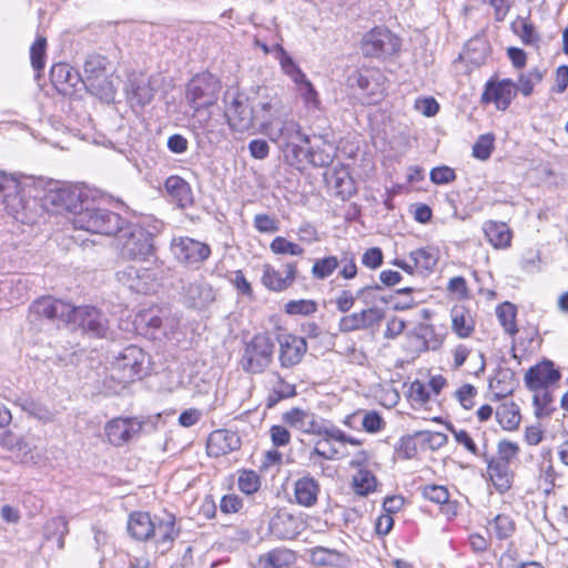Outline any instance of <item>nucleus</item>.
Returning a JSON list of instances; mask_svg holds the SVG:
<instances>
[{"instance_id":"obj_1","label":"nucleus","mask_w":568,"mask_h":568,"mask_svg":"<svg viewBox=\"0 0 568 568\" xmlns=\"http://www.w3.org/2000/svg\"><path fill=\"white\" fill-rule=\"evenodd\" d=\"M44 192L42 179L0 171V201L8 215L23 224L36 222Z\"/></svg>"},{"instance_id":"obj_2","label":"nucleus","mask_w":568,"mask_h":568,"mask_svg":"<svg viewBox=\"0 0 568 568\" xmlns=\"http://www.w3.org/2000/svg\"><path fill=\"white\" fill-rule=\"evenodd\" d=\"M221 81L211 73H200L193 77L186 85L185 99L193 110V124L212 141H219L222 133L216 130V122L210 112H204L219 100Z\"/></svg>"},{"instance_id":"obj_3","label":"nucleus","mask_w":568,"mask_h":568,"mask_svg":"<svg viewBox=\"0 0 568 568\" xmlns=\"http://www.w3.org/2000/svg\"><path fill=\"white\" fill-rule=\"evenodd\" d=\"M70 223L77 230L93 234L111 236L120 229L123 219L120 214L95 204L91 199L84 201L82 210L69 217Z\"/></svg>"},{"instance_id":"obj_4","label":"nucleus","mask_w":568,"mask_h":568,"mask_svg":"<svg viewBox=\"0 0 568 568\" xmlns=\"http://www.w3.org/2000/svg\"><path fill=\"white\" fill-rule=\"evenodd\" d=\"M114 235L123 258L146 260L154 251L152 233L140 224L123 220Z\"/></svg>"},{"instance_id":"obj_5","label":"nucleus","mask_w":568,"mask_h":568,"mask_svg":"<svg viewBox=\"0 0 568 568\" xmlns=\"http://www.w3.org/2000/svg\"><path fill=\"white\" fill-rule=\"evenodd\" d=\"M106 67V58L100 54L89 55L84 61L81 84L100 100L110 102L114 99L115 88L108 75Z\"/></svg>"},{"instance_id":"obj_6","label":"nucleus","mask_w":568,"mask_h":568,"mask_svg":"<svg viewBox=\"0 0 568 568\" xmlns=\"http://www.w3.org/2000/svg\"><path fill=\"white\" fill-rule=\"evenodd\" d=\"M42 196L47 203L51 204L57 213L65 212L69 217H74L75 213L82 210L88 195L77 185L67 182H50L48 190Z\"/></svg>"},{"instance_id":"obj_7","label":"nucleus","mask_w":568,"mask_h":568,"mask_svg":"<svg viewBox=\"0 0 568 568\" xmlns=\"http://www.w3.org/2000/svg\"><path fill=\"white\" fill-rule=\"evenodd\" d=\"M275 344L266 333L255 334L245 342L241 358L242 368L250 374L263 373L272 363Z\"/></svg>"},{"instance_id":"obj_8","label":"nucleus","mask_w":568,"mask_h":568,"mask_svg":"<svg viewBox=\"0 0 568 568\" xmlns=\"http://www.w3.org/2000/svg\"><path fill=\"white\" fill-rule=\"evenodd\" d=\"M400 45V39L387 28L375 27L364 33L359 48L363 55L366 58L385 60L396 54Z\"/></svg>"},{"instance_id":"obj_9","label":"nucleus","mask_w":568,"mask_h":568,"mask_svg":"<svg viewBox=\"0 0 568 568\" xmlns=\"http://www.w3.org/2000/svg\"><path fill=\"white\" fill-rule=\"evenodd\" d=\"M170 250L180 264L194 270H199L212 254L207 243L190 236H174Z\"/></svg>"},{"instance_id":"obj_10","label":"nucleus","mask_w":568,"mask_h":568,"mask_svg":"<svg viewBox=\"0 0 568 568\" xmlns=\"http://www.w3.org/2000/svg\"><path fill=\"white\" fill-rule=\"evenodd\" d=\"M149 363V355L141 347L129 345L114 357L112 366L120 373L121 381L132 382L146 374Z\"/></svg>"},{"instance_id":"obj_11","label":"nucleus","mask_w":568,"mask_h":568,"mask_svg":"<svg viewBox=\"0 0 568 568\" xmlns=\"http://www.w3.org/2000/svg\"><path fill=\"white\" fill-rule=\"evenodd\" d=\"M36 442L31 434L16 435L11 432H6L1 438V445L24 465H39L43 462L44 450Z\"/></svg>"},{"instance_id":"obj_12","label":"nucleus","mask_w":568,"mask_h":568,"mask_svg":"<svg viewBox=\"0 0 568 568\" xmlns=\"http://www.w3.org/2000/svg\"><path fill=\"white\" fill-rule=\"evenodd\" d=\"M226 103L225 116L230 126L239 132H245L252 128L255 114L248 103V98L236 90H227L224 97ZM258 112H256V118Z\"/></svg>"},{"instance_id":"obj_13","label":"nucleus","mask_w":568,"mask_h":568,"mask_svg":"<svg viewBox=\"0 0 568 568\" xmlns=\"http://www.w3.org/2000/svg\"><path fill=\"white\" fill-rule=\"evenodd\" d=\"M260 132L276 143L280 149L292 141H300L307 145L311 143V138L302 132L301 124L293 119L283 120L280 126L270 120H264L260 124Z\"/></svg>"},{"instance_id":"obj_14","label":"nucleus","mask_w":568,"mask_h":568,"mask_svg":"<svg viewBox=\"0 0 568 568\" xmlns=\"http://www.w3.org/2000/svg\"><path fill=\"white\" fill-rule=\"evenodd\" d=\"M116 278L130 291L139 294L154 292L158 286V274L152 267L128 265L116 273Z\"/></svg>"},{"instance_id":"obj_15","label":"nucleus","mask_w":568,"mask_h":568,"mask_svg":"<svg viewBox=\"0 0 568 568\" xmlns=\"http://www.w3.org/2000/svg\"><path fill=\"white\" fill-rule=\"evenodd\" d=\"M71 323L78 324L91 337H105L109 331L106 315L94 306H73Z\"/></svg>"},{"instance_id":"obj_16","label":"nucleus","mask_w":568,"mask_h":568,"mask_svg":"<svg viewBox=\"0 0 568 568\" xmlns=\"http://www.w3.org/2000/svg\"><path fill=\"white\" fill-rule=\"evenodd\" d=\"M73 305L51 296H43L34 301L30 307L31 317H44L50 321L71 323Z\"/></svg>"},{"instance_id":"obj_17","label":"nucleus","mask_w":568,"mask_h":568,"mask_svg":"<svg viewBox=\"0 0 568 568\" xmlns=\"http://www.w3.org/2000/svg\"><path fill=\"white\" fill-rule=\"evenodd\" d=\"M156 80L146 78L143 74L132 73L125 83L126 99L132 108H144L150 104L156 92Z\"/></svg>"},{"instance_id":"obj_18","label":"nucleus","mask_w":568,"mask_h":568,"mask_svg":"<svg viewBox=\"0 0 568 568\" xmlns=\"http://www.w3.org/2000/svg\"><path fill=\"white\" fill-rule=\"evenodd\" d=\"M286 161L291 165L302 163L304 160L314 166H327L333 162V156L324 150L316 149L313 145L306 149L297 144V141H292L281 148Z\"/></svg>"},{"instance_id":"obj_19","label":"nucleus","mask_w":568,"mask_h":568,"mask_svg":"<svg viewBox=\"0 0 568 568\" xmlns=\"http://www.w3.org/2000/svg\"><path fill=\"white\" fill-rule=\"evenodd\" d=\"M142 430V422L136 417L114 418L106 423L104 432L109 443L122 446L136 437Z\"/></svg>"},{"instance_id":"obj_20","label":"nucleus","mask_w":568,"mask_h":568,"mask_svg":"<svg viewBox=\"0 0 568 568\" xmlns=\"http://www.w3.org/2000/svg\"><path fill=\"white\" fill-rule=\"evenodd\" d=\"M561 378V373L550 359H544L531 366L525 374L528 389L549 388Z\"/></svg>"},{"instance_id":"obj_21","label":"nucleus","mask_w":568,"mask_h":568,"mask_svg":"<svg viewBox=\"0 0 568 568\" xmlns=\"http://www.w3.org/2000/svg\"><path fill=\"white\" fill-rule=\"evenodd\" d=\"M516 95V85L510 79L489 80L481 94L483 103H494L498 110L505 111Z\"/></svg>"},{"instance_id":"obj_22","label":"nucleus","mask_w":568,"mask_h":568,"mask_svg":"<svg viewBox=\"0 0 568 568\" xmlns=\"http://www.w3.org/2000/svg\"><path fill=\"white\" fill-rule=\"evenodd\" d=\"M278 361L283 368H292L298 365L307 352L305 337L284 334L278 337Z\"/></svg>"},{"instance_id":"obj_23","label":"nucleus","mask_w":568,"mask_h":568,"mask_svg":"<svg viewBox=\"0 0 568 568\" xmlns=\"http://www.w3.org/2000/svg\"><path fill=\"white\" fill-rule=\"evenodd\" d=\"M50 80L59 93L70 95L81 84L82 75L70 64L60 62L51 67Z\"/></svg>"},{"instance_id":"obj_24","label":"nucleus","mask_w":568,"mask_h":568,"mask_svg":"<svg viewBox=\"0 0 568 568\" xmlns=\"http://www.w3.org/2000/svg\"><path fill=\"white\" fill-rule=\"evenodd\" d=\"M183 301L189 308L202 311L215 301V292L204 281H194L183 287Z\"/></svg>"},{"instance_id":"obj_25","label":"nucleus","mask_w":568,"mask_h":568,"mask_svg":"<svg viewBox=\"0 0 568 568\" xmlns=\"http://www.w3.org/2000/svg\"><path fill=\"white\" fill-rule=\"evenodd\" d=\"M284 267L285 275L271 265H264L262 275L263 285L273 292H283L287 290L296 280L297 263L288 262Z\"/></svg>"},{"instance_id":"obj_26","label":"nucleus","mask_w":568,"mask_h":568,"mask_svg":"<svg viewBox=\"0 0 568 568\" xmlns=\"http://www.w3.org/2000/svg\"><path fill=\"white\" fill-rule=\"evenodd\" d=\"M241 446L240 437L236 433L227 429H216L207 438L206 449L212 457L227 455Z\"/></svg>"},{"instance_id":"obj_27","label":"nucleus","mask_w":568,"mask_h":568,"mask_svg":"<svg viewBox=\"0 0 568 568\" xmlns=\"http://www.w3.org/2000/svg\"><path fill=\"white\" fill-rule=\"evenodd\" d=\"M295 384L286 382L280 373L273 372L268 379V393L265 398L266 408H274L280 402L296 396Z\"/></svg>"},{"instance_id":"obj_28","label":"nucleus","mask_w":568,"mask_h":568,"mask_svg":"<svg viewBox=\"0 0 568 568\" xmlns=\"http://www.w3.org/2000/svg\"><path fill=\"white\" fill-rule=\"evenodd\" d=\"M282 422L304 434L314 435L315 432H320L317 429L318 420L315 414L298 407H293L283 413Z\"/></svg>"},{"instance_id":"obj_29","label":"nucleus","mask_w":568,"mask_h":568,"mask_svg":"<svg viewBox=\"0 0 568 568\" xmlns=\"http://www.w3.org/2000/svg\"><path fill=\"white\" fill-rule=\"evenodd\" d=\"M153 530L154 532L151 539L165 549L171 547L180 532L179 529L175 528V516L170 513H165L163 516H154Z\"/></svg>"},{"instance_id":"obj_30","label":"nucleus","mask_w":568,"mask_h":568,"mask_svg":"<svg viewBox=\"0 0 568 568\" xmlns=\"http://www.w3.org/2000/svg\"><path fill=\"white\" fill-rule=\"evenodd\" d=\"M320 491L318 481L310 474L294 483V498L300 506L313 507L317 503Z\"/></svg>"},{"instance_id":"obj_31","label":"nucleus","mask_w":568,"mask_h":568,"mask_svg":"<svg viewBox=\"0 0 568 568\" xmlns=\"http://www.w3.org/2000/svg\"><path fill=\"white\" fill-rule=\"evenodd\" d=\"M27 282L20 276H10L0 281V310L4 304L22 302L27 296Z\"/></svg>"},{"instance_id":"obj_32","label":"nucleus","mask_w":568,"mask_h":568,"mask_svg":"<svg viewBox=\"0 0 568 568\" xmlns=\"http://www.w3.org/2000/svg\"><path fill=\"white\" fill-rule=\"evenodd\" d=\"M154 517L146 511H134L130 514L128 520V531L132 538L146 541L154 532Z\"/></svg>"},{"instance_id":"obj_33","label":"nucleus","mask_w":568,"mask_h":568,"mask_svg":"<svg viewBox=\"0 0 568 568\" xmlns=\"http://www.w3.org/2000/svg\"><path fill=\"white\" fill-rule=\"evenodd\" d=\"M486 240L497 250H504L511 244V231L504 222L486 221L483 224Z\"/></svg>"},{"instance_id":"obj_34","label":"nucleus","mask_w":568,"mask_h":568,"mask_svg":"<svg viewBox=\"0 0 568 568\" xmlns=\"http://www.w3.org/2000/svg\"><path fill=\"white\" fill-rule=\"evenodd\" d=\"M295 555L287 548H274L260 556L255 568H291Z\"/></svg>"},{"instance_id":"obj_35","label":"nucleus","mask_w":568,"mask_h":568,"mask_svg":"<svg viewBox=\"0 0 568 568\" xmlns=\"http://www.w3.org/2000/svg\"><path fill=\"white\" fill-rule=\"evenodd\" d=\"M409 260L420 274L432 273L439 260V251L433 246L420 247L409 253Z\"/></svg>"},{"instance_id":"obj_36","label":"nucleus","mask_w":568,"mask_h":568,"mask_svg":"<svg viewBox=\"0 0 568 568\" xmlns=\"http://www.w3.org/2000/svg\"><path fill=\"white\" fill-rule=\"evenodd\" d=\"M301 523L291 514L282 513L271 521L272 532L281 539H293L300 532Z\"/></svg>"},{"instance_id":"obj_37","label":"nucleus","mask_w":568,"mask_h":568,"mask_svg":"<svg viewBox=\"0 0 568 568\" xmlns=\"http://www.w3.org/2000/svg\"><path fill=\"white\" fill-rule=\"evenodd\" d=\"M348 82L352 88L359 90L365 99L364 102L368 104L375 103L382 95L379 84L361 72H354L348 78Z\"/></svg>"},{"instance_id":"obj_38","label":"nucleus","mask_w":568,"mask_h":568,"mask_svg":"<svg viewBox=\"0 0 568 568\" xmlns=\"http://www.w3.org/2000/svg\"><path fill=\"white\" fill-rule=\"evenodd\" d=\"M165 191L180 206L185 207L193 202L190 184L178 175H171L165 180Z\"/></svg>"},{"instance_id":"obj_39","label":"nucleus","mask_w":568,"mask_h":568,"mask_svg":"<svg viewBox=\"0 0 568 568\" xmlns=\"http://www.w3.org/2000/svg\"><path fill=\"white\" fill-rule=\"evenodd\" d=\"M487 473L498 491L504 493L510 488L513 475L509 464L493 458L488 462Z\"/></svg>"},{"instance_id":"obj_40","label":"nucleus","mask_w":568,"mask_h":568,"mask_svg":"<svg viewBox=\"0 0 568 568\" xmlns=\"http://www.w3.org/2000/svg\"><path fill=\"white\" fill-rule=\"evenodd\" d=\"M68 532V521L62 516L49 519L43 527L44 539L47 541H54L58 549H63L64 537Z\"/></svg>"},{"instance_id":"obj_41","label":"nucleus","mask_w":568,"mask_h":568,"mask_svg":"<svg viewBox=\"0 0 568 568\" xmlns=\"http://www.w3.org/2000/svg\"><path fill=\"white\" fill-rule=\"evenodd\" d=\"M453 331L462 338L468 337L474 331V320L470 312L463 305L452 310Z\"/></svg>"},{"instance_id":"obj_42","label":"nucleus","mask_w":568,"mask_h":568,"mask_svg":"<svg viewBox=\"0 0 568 568\" xmlns=\"http://www.w3.org/2000/svg\"><path fill=\"white\" fill-rule=\"evenodd\" d=\"M312 561L318 566L345 568L348 558L336 550L317 547L312 551Z\"/></svg>"},{"instance_id":"obj_43","label":"nucleus","mask_w":568,"mask_h":568,"mask_svg":"<svg viewBox=\"0 0 568 568\" xmlns=\"http://www.w3.org/2000/svg\"><path fill=\"white\" fill-rule=\"evenodd\" d=\"M275 51L283 73L286 74L295 85L306 79V74L281 44L275 45Z\"/></svg>"},{"instance_id":"obj_44","label":"nucleus","mask_w":568,"mask_h":568,"mask_svg":"<svg viewBox=\"0 0 568 568\" xmlns=\"http://www.w3.org/2000/svg\"><path fill=\"white\" fill-rule=\"evenodd\" d=\"M496 419L506 430H515L520 424L519 407L515 403H504L497 407Z\"/></svg>"},{"instance_id":"obj_45","label":"nucleus","mask_w":568,"mask_h":568,"mask_svg":"<svg viewBox=\"0 0 568 568\" xmlns=\"http://www.w3.org/2000/svg\"><path fill=\"white\" fill-rule=\"evenodd\" d=\"M488 54L489 45L481 39H473L466 44L463 59L474 67H480L486 62Z\"/></svg>"},{"instance_id":"obj_46","label":"nucleus","mask_w":568,"mask_h":568,"mask_svg":"<svg viewBox=\"0 0 568 568\" xmlns=\"http://www.w3.org/2000/svg\"><path fill=\"white\" fill-rule=\"evenodd\" d=\"M535 392L534 406L537 417H548L556 410L555 396L549 388L531 389Z\"/></svg>"},{"instance_id":"obj_47","label":"nucleus","mask_w":568,"mask_h":568,"mask_svg":"<svg viewBox=\"0 0 568 568\" xmlns=\"http://www.w3.org/2000/svg\"><path fill=\"white\" fill-rule=\"evenodd\" d=\"M511 30L526 45H536L540 40V37L535 27L526 18L518 17L511 23Z\"/></svg>"},{"instance_id":"obj_48","label":"nucleus","mask_w":568,"mask_h":568,"mask_svg":"<svg viewBox=\"0 0 568 568\" xmlns=\"http://www.w3.org/2000/svg\"><path fill=\"white\" fill-rule=\"evenodd\" d=\"M515 525L511 518L507 515H497L488 523V531L497 539H506L513 535Z\"/></svg>"},{"instance_id":"obj_49","label":"nucleus","mask_w":568,"mask_h":568,"mask_svg":"<svg viewBox=\"0 0 568 568\" xmlns=\"http://www.w3.org/2000/svg\"><path fill=\"white\" fill-rule=\"evenodd\" d=\"M295 87L298 95L303 101L304 106L307 110H320L321 100L318 93L307 78L302 82L297 83Z\"/></svg>"},{"instance_id":"obj_50","label":"nucleus","mask_w":568,"mask_h":568,"mask_svg":"<svg viewBox=\"0 0 568 568\" xmlns=\"http://www.w3.org/2000/svg\"><path fill=\"white\" fill-rule=\"evenodd\" d=\"M384 288L379 284L366 285L357 290L356 296L366 305L375 306L377 302L388 304L392 296L382 294Z\"/></svg>"},{"instance_id":"obj_51","label":"nucleus","mask_w":568,"mask_h":568,"mask_svg":"<svg viewBox=\"0 0 568 568\" xmlns=\"http://www.w3.org/2000/svg\"><path fill=\"white\" fill-rule=\"evenodd\" d=\"M237 487L245 495H253L261 488V477L251 469L239 471Z\"/></svg>"},{"instance_id":"obj_52","label":"nucleus","mask_w":568,"mask_h":568,"mask_svg":"<svg viewBox=\"0 0 568 568\" xmlns=\"http://www.w3.org/2000/svg\"><path fill=\"white\" fill-rule=\"evenodd\" d=\"M270 250L276 255L301 256L304 254V248L300 244L291 242L284 236L274 237Z\"/></svg>"},{"instance_id":"obj_53","label":"nucleus","mask_w":568,"mask_h":568,"mask_svg":"<svg viewBox=\"0 0 568 568\" xmlns=\"http://www.w3.org/2000/svg\"><path fill=\"white\" fill-rule=\"evenodd\" d=\"M339 261L336 256L317 258L312 266V275L317 280L329 277L338 267Z\"/></svg>"},{"instance_id":"obj_54","label":"nucleus","mask_w":568,"mask_h":568,"mask_svg":"<svg viewBox=\"0 0 568 568\" xmlns=\"http://www.w3.org/2000/svg\"><path fill=\"white\" fill-rule=\"evenodd\" d=\"M338 454V449L331 444L328 438H321L315 443L314 448L310 453V462L315 465L317 458L332 460L337 458Z\"/></svg>"},{"instance_id":"obj_55","label":"nucleus","mask_w":568,"mask_h":568,"mask_svg":"<svg viewBox=\"0 0 568 568\" xmlns=\"http://www.w3.org/2000/svg\"><path fill=\"white\" fill-rule=\"evenodd\" d=\"M353 485L356 494L366 496L375 489L376 478L369 470L361 469L354 476Z\"/></svg>"},{"instance_id":"obj_56","label":"nucleus","mask_w":568,"mask_h":568,"mask_svg":"<svg viewBox=\"0 0 568 568\" xmlns=\"http://www.w3.org/2000/svg\"><path fill=\"white\" fill-rule=\"evenodd\" d=\"M45 51H47V39L42 36H38L36 41L30 48V60L31 65L36 71L43 70L45 65Z\"/></svg>"},{"instance_id":"obj_57","label":"nucleus","mask_w":568,"mask_h":568,"mask_svg":"<svg viewBox=\"0 0 568 568\" xmlns=\"http://www.w3.org/2000/svg\"><path fill=\"white\" fill-rule=\"evenodd\" d=\"M497 317L508 334L515 335L517 333L516 310L513 304L504 303L497 307Z\"/></svg>"},{"instance_id":"obj_58","label":"nucleus","mask_w":568,"mask_h":568,"mask_svg":"<svg viewBox=\"0 0 568 568\" xmlns=\"http://www.w3.org/2000/svg\"><path fill=\"white\" fill-rule=\"evenodd\" d=\"M20 406L24 412L39 420L50 422L53 418V413L48 407L33 400L32 398L21 399Z\"/></svg>"},{"instance_id":"obj_59","label":"nucleus","mask_w":568,"mask_h":568,"mask_svg":"<svg viewBox=\"0 0 568 568\" xmlns=\"http://www.w3.org/2000/svg\"><path fill=\"white\" fill-rule=\"evenodd\" d=\"M284 311L288 315H311L317 311V304L313 300H293L285 304Z\"/></svg>"},{"instance_id":"obj_60","label":"nucleus","mask_w":568,"mask_h":568,"mask_svg":"<svg viewBox=\"0 0 568 568\" xmlns=\"http://www.w3.org/2000/svg\"><path fill=\"white\" fill-rule=\"evenodd\" d=\"M134 324L136 328H148L156 331L162 326V318L155 310H144L136 314Z\"/></svg>"},{"instance_id":"obj_61","label":"nucleus","mask_w":568,"mask_h":568,"mask_svg":"<svg viewBox=\"0 0 568 568\" xmlns=\"http://www.w3.org/2000/svg\"><path fill=\"white\" fill-rule=\"evenodd\" d=\"M358 313L364 331L378 326L384 318V312L376 306H369Z\"/></svg>"},{"instance_id":"obj_62","label":"nucleus","mask_w":568,"mask_h":568,"mask_svg":"<svg viewBox=\"0 0 568 568\" xmlns=\"http://www.w3.org/2000/svg\"><path fill=\"white\" fill-rule=\"evenodd\" d=\"M494 149V136L490 134L480 135L473 146V155L478 160L490 158Z\"/></svg>"},{"instance_id":"obj_63","label":"nucleus","mask_w":568,"mask_h":568,"mask_svg":"<svg viewBox=\"0 0 568 568\" xmlns=\"http://www.w3.org/2000/svg\"><path fill=\"white\" fill-rule=\"evenodd\" d=\"M541 79L542 74L537 69L531 70L519 77L518 85L516 89L520 91L525 97H528L531 94L535 84L540 82Z\"/></svg>"},{"instance_id":"obj_64","label":"nucleus","mask_w":568,"mask_h":568,"mask_svg":"<svg viewBox=\"0 0 568 568\" xmlns=\"http://www.w3.org/2000/svg\"><path fill=\"white\" fill-rule=\"evenodd\" d=\"M395 453L398 458L410 459L417 454L415 438L412 436H403L395 446Z\"/></svg>"}]
</instances>
